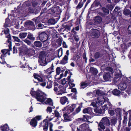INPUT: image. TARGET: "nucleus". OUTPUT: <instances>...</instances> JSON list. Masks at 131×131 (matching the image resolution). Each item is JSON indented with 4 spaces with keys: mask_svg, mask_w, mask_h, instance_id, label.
<instances>
[{
    "mask_svg": "<svg viewBox=\"0 0 131 131\" xmlns=\"http://www.w3.org/2000/svg\"><path fill=\"white\" fill-rule=\"evenodd\" d=\"M33 88H32L30 93L32 96L35 97L38 101L43 104L49 105L51 106L53 105L52 100L50 98H47L44 93L40 90L37 92H35Z\"/></svg>",
    "mask_w": 131,
    "mask_h": 131,
    "instance_id": "1",
    "label": "nucleus"
},
{
    "mask_svg": "<svg viewBox=\"0 0 131 131\" xmlns=\"http://www.w3.org/2000/svg\"><path fill=\"white\" fill-rule=\"evenodd\" d=\"M109 99L107 97H105L104 96L99 97L97 98V99H95L91 101V105L96 108L94 109V112L96 113H101L102 110L101 108L99 107V106H101L105 102L107 101L108 105L110 107H112V104L108 101Z\"/></svg>",
    "mask_w": 131,
    "mask_h": 131,
    "instance_id": "2",
    "label": "nucleus"
},
{
    "mask_svg": "<svg viewBox=\"0 0 131 131\" xmlns=\"http://www.w3.org/2000/svg\"><path fill=\"white\" fill-rule=\"evenodd\" d=\"M19 50L20 54H25L29 57L33 56L35 54L34 50L28 49L25 45L19 47Z\"/></svg>",
    "mask_w": 131,
    "mask_h": 131,
    "instance_id": "3",
    "label": "nucleus"
},
{
    "mask_svg": "<svg viewBox=\"0 0 131 131\" xmlns=\"http://www.w3.org/2000/svg\"><path fill=\"white\" fill-rule=\"evenodd\" d=\"M128 79L126 77H124L123 78V80L118 86L119 89L121 90H124L127 87V83L129 84V86L128 88L129 89L131 88V83L128 82Z\"/></svg>",
    "mask_w": 131,
    "mask_h": 131,
    "instance_id": "4",
    "label": "nucleus"
},
{
    "mask_svg": "<svg viewBox=\"0 0 131 131\" xmlns=\"http://www.w3.org/2000/svg\"><path fill=\"white\" fill-rule=\"evenodd\" d=\"M58 85V84H55L54 85V90L56 91L57 94L58 95H62V94L66 93V89L68 86V84H67L64 88L63 86L61 85H60L58 88L56 86Z\"/></svg>",
    "mask_w": 131,
    "mask_h": 131,
    "instance_id": "5",
    "label": "nucleus"
},
{
    "mask_svg": "<svg viewBox=\"0 0 131 131\" xmlns=\"http://www.w3.org/2000/svg\"><path fill=\"white\" fill-rule=\"evenodd\" d=\"M76 107V106L75 104H73L64 107L62 109V111L63 112L66 111L65 113L70 114L73 111Z\"/></svg>",
    "mask_w": 131,
    "mask_h": 131,
    "instance_id": "6",
    "label": "nucleus"
},
{
    "mask_svg": "<svg viewBox=\"0 0 131 131\" xmlns=\"http://www.w3.org/2000/svg\"><path fill=\"white\" fill-rule=\"evenodd\" d=\"M50 56L48 55V56H44L42 57L39 60V61L40 63V64L43 66H45L48 62H50L52 60L51 59L48 58L50 57Z\"/></svg>",
    "mask_w": 131,
    "mask_h": 131,
    "instance_id": "7",
    "label": "nucleus"
},
{
    "mask_svg": "<svg viewBox=\"0 0 131 131\" xmlns=\"http://www.w3.org/2000/svg\"><path fill=\"white\" fill-rule=\"evenodd\" d=\"M55 116L57 117V118L54 122H57V124H59L62 121V119L61 118V115L59 113V112L56 110L54 111Z\"/></svg>",
    "mask_w": 131,
    "mask_h": 131,
    "instance_id": "8",
    "label": "nucleus"
},
{
    "mask_svg": "<svg viewBox=\"0 0 131 131\" xmlns=\"http://www.w3.org/2000/svg\"><path fill=\"white\" fill-rule=\"evenodd\" d=\"M9 29H7L5 30L4 31V32L5 34L6 35L5 36L8 38V42L9 43L8 46L10 50H11L12 49L11 48V40L10 38V36L9 35Z\"/></svg>",
    "mask_w": 131,
    "mask_h": 131,
    "instance_id": "9",
    "label": "nucleus"
},
{
    "mask_svg": "<svg viewBox=\"0 0 131 131\" xmlns=\"http://www.w3.org/2000/svg\"><path fill=\"white\" fill-rule=\"evenodd\" d=\"M40 40L43 42L46 41L48 38L47 35L45 32H42L39 35Z\"/></svg>",
    "mask_w": 131,
    "mask_h": 131,
    "instance_id": "10",
    "label": "nucleus"
},
{
    "mask_svg": "<svg viewBox=\"0 0 131 131\" xmlns=\"http://www.w3.org/2000/svg\"><path fill=\"white\" fill-rule=\"evenodd\" d=\"M73 116L71 115L69 116L67 113H65L63 115V116L64 120L63 121V122H67L71 121L73 119Z\"/></svg>",
    "mask_w": 131,
    "mask_h": 131,
    "instance_id": "11",
    "label": "nucleus"
},
{
    "mask_svg": "<svg viewBox=\"0 0 131 131\" xmlns=\"http://www.w3.org/2000/svg\"><path fill=\"white\" fill-rule=\"evenodd\" d=\"M80 127L81 130H85L86 131H92L89 128L88 124L86 123L81 125Z\"/></svg>",
    "mask_w": 131,
    "mask_h": 131,
    "instance_id": "12",
    "label": "nucleus"
},
{
    "mask_svg": "<svg viewBox=\"0 0 131 131\" xmlns=\"http://www.w3.org/2000/svg\"><path fill=\"white\" fill-rule=\"evenodd\" d=\"M48 81L47 82V85L46 88L48 89H50L52 87V78L49 75L47 76Z\"/></svg>",
    "mask_w": 131,
    "mask_h": 131,
    "instance_id": "13",
    "label": "nucleus"
},
{
    "mask_svg": "<svg viewBox=\"0 0 131 131\" xmlns=\"http://www.w3.org/2000/svg\"><path fill=\"white\" fill-rule=\"evenodd\" d=\"M33 75L34 78L37 79L39 82H42L43 81V79L42 78V75L41 74L34 73Z\"/></svg>",
    "mask_w": 131,
    "mask_h": 131,
    "instance_id": "14",
    "label": "nucleus"
},
{
    "mask_svg": "<svg viewBox=\"0 0 131 131\" xmlns=\"http://www.w3.org/2000/svg\"><path fill=\"white\" fill-rule=\"evenodd\" d=\"M100 34V32L98 30L94 29L92 30V35L93 36V37L97 38L99 37Z\"/></svg>",
    "mask_w": 131,
    "mask_h": 131,
    "instance_id": "15",
    "label": "nucleus"
},
{
    "mask_svg": "<svg viewBox=\"0 0 131 131\" xmlns=\"http://www.w3.org/2000/svg\"><path fill=\"white\" fill-rule=\"evenodd\" d=\"M101 122L106 125H109L110 124L109 120L107 117L103 118Z\"/></svg>",
    "mask_w": 131,
    "mask_h": 131,
    "instance_id": "16",
    "label": "nucleus"
},
{
    "mask_svg": "<svg viewBox=\"0 0 131 131\" xmlns=\"http://www.w3.org/2000/svg\"><path fill=\"white\" fill-rule=\"evenodd\" d=\"M70 77V75L68 76L67 79V80L68 81V83L70 86V87H72L74 86L75 85V84L73 83L74 81L72 79H71Z\"/></svg>",
    "mask_w": 131,
    "mask_h": 131,
    "instance_id": "17",
    "label": "nucleus"
},
{
    "mask_svg": "<svg viewBox=\"0 0 131 131\" xmlns=\"http://www.w3.org/2000/svg\"><path fill=\"white\" fill-rule=\"evenodd\" d=\"M1 129L3 131H13L12 129H9V127L7 124L2 126L1 127Z\"/></svg>",
    "mask_w": 131,
    "mask_h": 131,
    "instance_id": "18",
    "label": "nucleus"
},
{
    "mask_svg": "<svg viewBox=\"0 0 131 131\" xmlns=\"http://www.w3.org/2000/svg\"><path fill=\"white\" fill-rule=\"evenodd\" d=\"M104 80L106 81H110L112 78L111 76L109 73H105L103 76Z\"/></svg>",
    "mask_w": 131,
    "mask_h": 131,
    "instance_id": "19",
    "label": "nucleus"
},
{
    "mask_svg": "<svg viewBox=\"0 0 131 131\" xmlns=\"http://www.w3.org/2000/svg\"><path fill=\"white\" fill-rule=\"evenodd\" d=\"M53 118L50 119L49 118L48 119H46L43 121V122L45 125L43 126L44 129H48V121H50L52 120Z\"/></svg>",
    "mask_w": 131,
    "mask_h": 131,
    "instance_id": "20",
    "label": "nucleus"
},
{
    "mask_svg": "<svg viewBox=\"0 0 131 131\" xmlns=\"http://www.w3.org/2000/svg\"><path fill=\"white\" fill-rule=\"evenodd\" d=\"M53 64H52L50 68H48L45 71L46 73L47 74H50L53 71Z\"/></svg>",
    "mask_w": 131,
    "mask_h": 131,
    "instance_id": "21",
    "label": "nucleus"
},
{
    "mask_svg": "<svg viewBox=\"0 0 131 131\" xmlns=\"http://www.w3.org/2000/svg\"><path fill=\"white\" fill-rule=\"evenodd\" d=\"M68 57L67 55H65L64 56L60 61V63L61 64H64L68 62Z\"/></svg>",
    "mask_w": 131,
    "mask_h": 131,
    "instance_id": "22",
    "label": "nucleus"
},
{
    "mask_svg": "<svg viewBox=\"0 0 131 131\" xmlns=\"http://www.w3.org/2000/svg\"><path fill=\"white\" fill-rule=\"evenodd\" d=\"M68 101V99L65 96L61 98L60 100V102L62 104H64Z\"/></svg>",
    "mask_w": 131,
    "mask_h": 131,
    "instance_id": "23",
    "label": "nucleus"
},
{
    "mask_svg": "<svg viewBox=\"0 0 131 131\" xmlns=\"http://www.w3.org/2000/svg\"><path fill=\"white\" fill-rule=\"evenodd\" d=\"M123 13L125 16L129 15L130 16H131V12L129 9H125L124 10Z\"/></svg>",
    "mask_w": 131,
    "mask_h": 131,
    "instance_id": "24",
    "label": "nucleus"
},
{
    "mask_svg": "<svg viewBox=\"0 0 131 131\" xmlns=\"http://www.w3.org/2000/svg\"><path fill=\"white\" fill-rule=\"evenodd\" d=\"M102 20V18L99 16H96L94 19V21L97 24L100 23L101 22Z\"/></svg>",
    "mask_w": 131,
    "mask_h": 131,
    "instance_id": "25",
    "label": "nucleus"
},
{
    "mask_svg": "<svg viewBox=\"0 0 131 131\" xmlns=\"http://www.w3.org/2000/svg\"><path fill=\"white\" fill-rule=\"evenodd\" d=\"M107 102V104H106L104 105V106H102V108L103 110H104L105 111L106 110H107L108 109H110V108H111L112 107H112H110L108 105L107 101H106V102H105L104 103H106Z\"/></svg>",
    "mask_w": 131,
    "mask_h": 131,
    "instance_id": "26",
    "label": "nucleus"
},
{
    "mask_svg": "<svg viewBox=\"0 0 131 131\" xmlns=\"http://www.w3.org/2000/svg\"><path fill=\"white\" fill-rule=\"evenodd\" d=\"M27 34V32H20L19 34V37L21 39L25 38L26 37Z\"/></svg>",
    "mask_w": 131,
    "mask_h": 131,
    "instance_id": "27",
    "label": "nucleus"
},
{
    "mask_svg": "<svg viewBox=\"0 0 131 131\" xmlns=\"http://www.w3.org/2000/svg\"><path fill=\"white\" fill-rule=\"evenodd\" d=\"M90 70L91 73L94 75H96L98 71L96 69L92 67L90 68Z\"/></svg>",
    "mask_w": 131,
    "mask_h": 131,
    "instance_id": "28",
    "label": "nucleus"
},
{
    "mask_svg": "<svg viewBox=\"0 0 131 131\" xmlns=\"http://www.w3.org/2000/svg\"><path fill=\"white\" fill-rule=\"evenodd\" d=\"M104 124L101 122H100L99 124L98 125L99 128L98 129L100 130H101V129H104L105 128V126L104 125Z\"/></svg>",
    "mask_w": 131,
    "mask_h": 131,
    "instance_id": "29",
    "label": "nucleus"
},
{
    "mask_svg": "<svg viewBox=\"0 0 131 131\" xmlns=\"http://www.w3.org/2000/svg\"><path fill=\"white\" fill-rule=\"evenodd\" d=\"M37 121L34 119L32 120L30 122V125L32 126L35 127L37 125Z\"/></svg>",
    "mask_w": 131,
    "mask_h": 131,
    "instance_id": "30",
    "label": "nucleus"
},
{
    "mask_svg": "<svg viewBox=\"0 0 131 131\" xmlns=\"http://www.w3.org/2000/svg\"><path fill=\"white\" fill-rule=\"evenodd\" d=\"M34 45L38 47H40L42 46V43L39 41H35L34 43Z\"/></svg>",
    "mask_w": 131,
    "mask_h": 131,
    "instance_id": "31",
    "label": "nucleus"
},
{
    "mask_svg": "<svg viewBox=\"0 0 131 131\" xmlns=\"http://www.w3.org/2000/svg\"><path fill=\"white\" fill-rule=\"evenodd\" d=\"M112 92L113 94L116 95H119L120 93L119 91L117 89H116L113 90L112 91Z\"/></svg>",
    "mask_w": 131,
    "mask_h": 131,
    "instance_id": "32",
    "label": "nucleus"
},
{
    "mask_svg": "<svg viewBox=\"0 0 131 131\" xmlns=\"http://www.w3.org/2000/svg\"><path fill=\"white\" fill-rule=\"evenodd\" d=\"M88 85V83L87 82H82L81 83V88L84 89Z\"/></svg>",
    "mask_w": 131,
    "mask_h": 131,
    "instance_id": "33",
    "label": "nucleus"
},
{
    "mask_svg": "<svg viewBox=\"0 0 131 131\" xmlns=\"http://www.w3.org/2000/svg\"><path fill=\"white\" fill-rule=\"evenodd\" d=\"M13 38L15 41L19 42L20 44L23 43V42L20 41V39L18 37L13 36Z\"/></svg>",
    "mask_w": 131,
    "mask_h": 131,
    "instance_id": "34",
    "label": "nucleus"
},
{
    "mask_svg": "<svg viewBox=\"0 0 131 131\" xmlns=\"http://www.w3.org/2000/svg\"><path fill=\"white\" fill-rule=\"evenodd\" d=\"M58 55L59 57L62 56V49L61 48L58 51Z\"/></svg>",
    "mask_w": 131,
    "mask_h": 131,
    "instance_id": "35",
    "label": "nucleus"
},
{
    "mask_svg": "<svg viewBox=\"0 0 131 131\" xmlns=\"http://www.w3.org/2000/svg\"><path fill=\"white\" fill-rule=\"evenodd\" d=\"M81 110L80 107V106L78 107V108H77L76 110V113L75 112H73L72 114L71 115L73 116H74V115H75L76 114L79 113Z\"/></svg>",
    "mask_w": 131,
    "mask_h": 131,
    "instance_id": "36",
    "label": "nucleus"
},
{
    "mask_svg": "<svg viewBox=\"0 0 131 131\" xmlns=\"http://www.w3.org/2000/svg\"><path fill=\"white\" fill-rule=\"evenodd\" d=\"M48 23L51 24H54L56 23V21L54 19H51L49 20L48 21Z\"/></svg>",
    "mask_w": 131,
    "mask_h": 131,
    "instance_id": "37",
    "label": "nucleus"
},
{
    "mask_svg": "<svg viewBox=\"0 0 131 131\" xmlns=\"http://www.w3.org/2000/svg\"><path fill=\"white\" fill-rule=\"evenodd\" d=\"M118 72L119 73V74L118 73H116L115 75V78H119V77H121L122 76V74L121 73V71L120 70H118Z\"/></svg>",
    "mask_w": 131,
    "mask_h": 131,
    "instance_id": "38",
    "label": "nucleus"
},
{
    "mask_svg": "<svg viewBox=\"0 0 131 131\" xmlns=\"http://www.w3.org/2000/svg\"><path fill=\"white\" fill-rule=\"evenodd\" d=\"M121 47L123 51H124L127 48V46L125 43H123V44H121Z\"/></svg>",
    "mask_w": 131,
    "mask_h": 131,
    "instance_id": "39",
    "label": "nucleus"
},
{
    "mask_svg": "<svg viewBox=\"0 0 131 131\" xmlns=\"http://www.w3.org/2000/svg\"><path fill=\"white\" fill-rule=\"evenodd\" d=\"M28 38L30 39L34 40H35V38L33 37V35L31 34H29L28 36Z\"/></svg>",
    "mask_w": 131,
    "mask_h": 131,
    "instance_id": "40",
    "label": "nucleus"
},
{
    "mask_svg": "<svg viewBox=\"0 0 131 131\" xmlns=\"http://www.w3.org/2000/svg\"><path fill=\"white\" fill-rule=\"evenodd\" d=\"M103 10L105 15H107L109 13V11L106 8H103Z\"/></svg>",
    "mask_w": 131,
    "mask_h": 131,
    "instance_id": "41",
    "label": "nucleus"
},
{
    "mask_svg": "<svg viewBox=\"0 0 131 131\" xmlns=\"http://www.w3.org/2000/svg\"><path fill=\"white\" fill-rule=\"evenodd\" d=\"M96 93L97 95H103L104 93H103V92L100 90H97L96 92Z\"/></svg>",
    "mask_w": 131,
    "mask_h": 131,
    "instance_id": "42",
    "label": "nucleus"
},
{
    "mask_svg": "<svg viewBox=\"0 0 131 131\" xmlns=\"http://www.w3.org/2000/svg\"><path fill=\"white\" fill-rule=\"evenodd\" d=\"M46 111L47 112L50 113L52 111V108L51 107H48L47 108Z\"/></svg>",
    "mask_w": 131,
    "mask_h": 131,
    "instance_id": "43",
    "label": "nucleus"
},
{
    "mask_svg": "<svg viewBox=\"0 0 131 131\" xmlns=\"http://www.w3.org/2000/svg\"><path fill=\"white\" fill-rule=\"evenodd\" d=\"M8 50L6 49H4L2 50L1 52L3 53V54L5 55L7 53L8 51Z\"/></svg>",
    "mask_w": 131,
    "mask_h": 131,
    "instance_id": "44",
    "label": "nucleus"
},
{
    "mask_svg": "<svg viewBox=\"0 0 131 131\" xmlns=\"http://www.w3.org/2000/svg\"><path fill=\"white\" fill-rule=\"evenodd\" d=\"M35 120L39 121L41 119V116H36L34 118Z\"/></svg>",
    "mask_w": 131,
    "mask_h": 131,
    "instance_id": "45",
    "label": "nucleus"
},
{
    "mask_svg": "<svg viewBox=\"0 0 131 131\" xmlns=\"http://www.w3.org/2000/svg\"><path fill=\"white\" fill-rule=\"evenodd\" d=\"M127 120V117L126 116L124 117V119L123 121V123L124 125H125L126 124V122Z\"/></svg>",
    "mask_w": 131,
    "mask_h": 131,
    "instance_id": "46",
    "label": "nucleus"
},
{
    "mask_svg": "<svg viewBox=\"0 0 131 131\" xmlns=\"http://www.w3.org/2000/svg\"><path fill=\"white\" fill-rule=\"evenodd\" d=\"M107 7L108 9L111 10H112L114 8L113 6L111 5H107Z\"/></svg>",
    "mask_w": 131,
    "mask_h": 131,
    "instance_id": "47",
    "label": "nucleus"
},
{
    "mask_svg": "<svg viewBox=\"0 0 131 131\" xmlns=\"http://www.w3.org/2000/svg\"><path fill=\"white\" fill-rule=\"evenodd\" d=\"M60 68L59 67H58L56 69V73L57 74H58L59 75L60 72Z\"/></svg>",
    "mask_w": 131,
    "mask_h": 131,
    "instance_id": "48",
    "label": "nucleus"
},
{
    "mask_svg": "<svg viewBox=\"0 0 131 131\" xmlns=\"http://www.w3.org/2000/svg\"><path fill=\"white\" fill-rule=\"evenodd\" d=\"M49 130L50 131H53L52 128L53 126V124L52 123H49Z\"/></svg>",
    "mask_w": 131,
    "mask_h": 131,
    "instance_id": "49",
    "label": "nucleus"
},
{
    "mask_svg": "<svg viewBox=\"0 0 131 131\" xmlns=\"http://www.w3.org/2000/svg\"><path fill=\"white\" fill-rule=\"evenodd\" d=\"M67 81L65 78L62 79L61 81V83L62 85H64L66 83Z\"/></svg>",
    "mask_w": 131,
    "mask_h": 131,
    "instance_id": "50",
    "label": "nucleus"
},
{
    "mask_svg": "<svg viewBox=\"0 0 131 131\" xmlns=\"http://www.w3.org/2000/svg\"><path fill=\"white\" fill-rule=\"evenodd\" d=\"M44 80L43 79V81L42 82H40L41 83H40V84L42 86H45L46 85V83L45 82H44Z\"/></svg>",
    "mask_w": 131,
    "mask_h": 131,
    "instance_id": "51",
    "label": "nucleus"
},
{
    "mask_svg": "<svg viewBox=\"0 0 131 131\" xmlns=\"http://www.w3.org/2000/svg\"><path fill=\"white\" fill-rule=\"evenodd\" d=\"M26 64H27L26 63L25 65V66H22L21 67L22 68H28V69H29L30 70L32 69V68L29 67V66L28 65H26Z\"/></svg>",
    "mask_w": 131,
    "mask_h": 131,
    "instance_id": "52",
    "label": "nucleus"
},
{
    "mask_svg": "<svg viewBox=\"0 0 131 131\" xmlns=\"http://www.w3.org/2000/svg\"><path fill=\"white\" fill-rule=\"evenodd\" d=\"M23 41L27 43L28 45H30L31 44L30 42L28 40L25 39L23 40Z\"/></svg>",
    "mask_w": 131,
    "mask_h": 131,
    "instance_id": "53",
    "label": "nucleus"
},
{
    "mask_svg": "<svg viewBox=\"0 0 131 131\" xmlns=\"http://www.w3.org/2000/svg\"><path fill=\"white\" fill-rule=\"evenodd\" d=\"M88 114H91L92 113V110L91 108L90 107H89L88 108Z\"/></svg>",
    "mask_w": 131,
    "mask_h": 131,
    "instance_id": "54",
    "label": "nucleus"
},
{
    "mask_svg": "<svg viewBox=\"0 0 131 131\" xmlns=\"http://www.w3.org/2000/svg\"><path fill=\"white\" fill-rule=\"evenodd\" d=\"M109 113L111 115H112L114 114V111L111 110H109L108 111Z\"/></svg>",
    "mask_w": 131,
    "mask_h": 131,
    "instance_id": "55",
    "label": "nucleus"
},
{
    "mask_svg": "<svg viewBox=\"0 0 131 131\" xmlns=\"http://www.w3.org/2000/svg\"><path fill=\"white\" fill-rule=\"evenodd\" d=\"M88 108H85L83 111V112L84 113H88Z\"/></svg>",
    "mask_w": 131,
    "mask_h": 131,
    "instance_id": "56",
    "label": "nucleus"
},
{
    "mask_svg": "<svg viewBox=\"0 0 131 131\" xmlns=\"http://www.w3.org/2000/svg\"><path fill=\"white\" fill-rule=\"evenodd\" d=\"M13 50V52L14 53H17V49L15 46L14 47Z\"/></svg>",
    "mask_w": 131,
    "mask_h": 131,
    "instance_id": "57",
    "label": "nucleus"
},
{
    "mask_svg": "<svg viewBox=\"0 0 131 131\" xmlns=\"http://www.w3.org/2000/svg\"><path fill=\"white\" fill-rule=\"evenodd\" d=\"M121 111V110L119 108H117L115 109V111L116 113H119Z\"/></svg>",
    "mask_w": 131,
    "mask_h": 131,
    "instance_id": "58",
    "label": "nucleus"
},
{
    "mask_svg": "<svg viewBox=\"0 0 131 131\" xmlns=\"http://www.w3.org/2000/svg\"><path fill=\"white\" fill-rule=\"evenodd\" d=\"M128 30L129 33L130 34H131V25H129L128 27Z\"/></svg>",
    "mask_w": 131,
    "mask_h": 131,
    "instance_id": "59",
    "label": "nucleus"
},
{
    "mask_svg": "<svg viewBox=\"0 0 131 131\" xmlns=\"http://www.w3.org/2000/svg\"><path fill=\"white\" fill-rule=\"evenodd\" d=\"M63 46L65 48H66L67 47V46L66 45V43L64 42H63Z\"/></svg>",
    "mask_w": 131,
    "mask_h": 131,
    "instance_id": "60",
    "label": "nucleus"
},
{
    "mask_svg": "<svg viewBox=\"0 0 131 131\" xmlns=\"http://www.w3.org/2000/svg\"><path fill=\"white\" fill-rule=\"evenodd\" d=\"M71 91L72 92H76L77 90L75 88H74L71 89Z\"/></svg>",
    "mask_w": 131,
    "mask_h": 131,
    "instance_id": "61",
    "label": "nucleus"
},
{
    "mask_svg": "<svg viewBox=\"0 0 131 131\" xmlns=\"http://www.w3.org/2000/svg\"><path fill=\"white\" fill-rule=\"evenodd\" d=\"M69 50H67L66 52V55H67V56L68 57V56L69 55Z\"/></svg>",
    "mask_w": 131,
    "mask_h": 131,
    "instance_id": "62",
    "label": "nucleus"
},
{
    "mask_svg": "<svg viewBox=\"0 0 131 131\" xmlns=\"http://www.w3.org/2000/svg\"><path fill=\"white\" fill-rule=\"evenodd\" d=\"M20 44L22 45H23L22 46H23L24 45H23V43L22 44H20V42H19V43H16V46H19Z\"/></svg>",
    "mask_w": 131,
    "mask_h": 131,
    "instance_id": "63",
    "label": "nucleus"
},
{
    "mask_svg": "<svg viewBox=\"0 0 131 131\" xmlns=\"http://www.w3.org/2000/svg\"><path fill=\"white\" fill-rule=\"evenodd\" d=\"M74 39L77 41H78L79 40V38L78 36L77 37H75Z\"/></svg>",
    "mask_w": 131,
    "mask_h": 131,
    "instance_id": "64",
    "label": "nucleus"
}]
</instances>
